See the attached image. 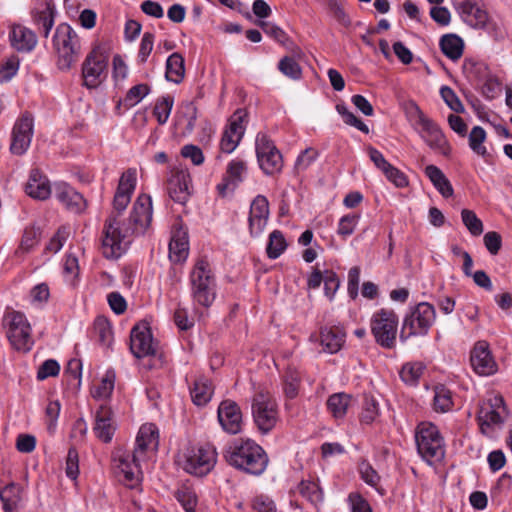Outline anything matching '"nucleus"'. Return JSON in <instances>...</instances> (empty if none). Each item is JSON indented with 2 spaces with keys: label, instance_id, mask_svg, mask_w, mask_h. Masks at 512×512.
I'll use <instances>...</instances> for the list:
<instances>
[{
  "label": "nucleus",
  "instance_id": "obj_1",
  "mask_svg": "<svg viewBox=\"0 0 512 512\" xmlns=\"http://www.w3.org/2000/svg\"><path fill=\"white\" fill-rule=\"evenodd\" d=\"M152 220V200L140 195L130 213L128 225L123 227L115 215L109 216L103 227L101 251L106 259H118L126 251L132 235H142Z\"/></svg>",
  "mask_w": 512,
  "mask_h": 512
},
{
  "label": "nucleus",
  "instance_id": "obj_2",
  "mask_svg": "<svg viewBox=\"0 0 512 512\" xmlns=\"http://www.w3.org/2000/svg\"><path fill=\"white\" fill-rule=\"evenodd\" d=\"M158 429L154 424L147 423L140 427L136 437L135 448L131 453H125L115 459L117 467L124 476V480L131 486L141 480V462L146 459L149 451L158 447Z\"/></svg>",
  "mask_w": 512,
  "mask_h": 512
},
{
  "label": "nucleus",
  "instance_id": "obj_3",
  "mask_svg": "<svg viewBox=\"0 0 512 512\" xmlns=\"http://www.w3.org/2000/svg\"><path fill=\"white\" fill-rule=\"evenodd\" d=\"M223 457L234 469L252 476L262 475L269 463L263 447L251 439L234 440L224 448Z\"/></svg>",
  "mask_w": 512,
  "mask_h": 512
},
{
  "label": "nucleus",
  "instance_id": "obj_4",
  "mask_svg": "<svg viewBox=\"0 0 512 512\" xmlns=\"http://www.w3.org/2000/svg\"><path fill=\"white\" fill-rule=\"evenodd\" d=\"M53 47L57 54V67L61 71H69L79 60L81 42L76 31L67 23L56 27L53 36Z\"/></svg>",
  "mask_w": 512,
  "mask_h": 512
},
{
  "label": "nucleus",
  "instance_id": "obj_5",
  "mask_svg": "<svg viewBox=\"0 0 512 512\" xmlns=\"http://www.w3.org/2000/svg\"><path fill=\"white\" fill-rule=\"evenodd\" d=\"M191 294L193 300L209 308L216 298V280L205 259H199L190 273Z\"/></svg>",
  "mask_w": 512,
  "mask_h": 512
},
{
  "label": "nucleus",
  "instance_id": "obj_6",
  "mask_svg": "<svg viewBox=\"0 0 512 512\" xmlns=\"http://www.w3.org/2000/svg\"><path fill=\"white\" fill-rule=\"evenodd\" d=\"M415 441L419 455L429 465H435L444 459V440L436 425L420 423L416 429Z\"/></svg>",
  "mask_w": 512,
  "mask_h": 512
},
{
  "label": "nucleus",
  "instance_id": "obj_7",
  "mask_svg": "<svg viewBox=\"0 0 512 512\" xmlns=\"http://www.w3.org/2000/svg\"><path fill=\"white\" fill-rule=\"evenodd\" d=\"M183 458V469L189 474L202 477L215 467L217 451L214 445L203 443L188 447Z\"/></svg>",
  "mask_w": 512,
  "mask_h": 512
},
{
  "label": "nucleus",
  "instance_id": "obj_8",
  "mask_svg": "<svg viewBox=\"0 0 512 512\" xmlns=\"http://www.w3.org/2000/svg\"><path fill=\"white\" fill-rule=\"evenodd\" d=\"M399 319L391 309L382 308L376 311L371 318V333L378 345L385 349H392L396 345Z\"/></svg>",
  "mask_w": 512,
  "mask_h": 512
},
{
  "label": "nucleus",
  "instance_id": "obj_9",
  "mask_svg": "<svg viewBox=\"0 0 512 512\" xmlns=\"http://www.w3.org/2000/svg\"><path fill=\"white\" fill-rule=\"evenodd\" d=\"M436 319L433 305L427 302L419 303L414 310L404 318L400 332L401 340L413 336H425Z\"/></svg>",
  "mask_w": 512,
  "mask_h": 512
},
{
  "label": "nucleus",
  "instance_id": "obj_10",
  "mask_svg": "<svg viewBox=\"0 0 512 512\" xmlns=\"http://www.w3.org/2000/svg\"><path fill=\"white\" fill-rule=\"evenodd\" d=\"M253 421L262 434L272 431L278 420L279 412L275 400L268 394L259 392L252 399Z\"/></svg>",
  "mask_w": 512,
  "mask_h": 512
},
{
  "label": "nucleus",
  "instance_id": "obj_11",
  "mask_svg": "<svg viewBox=\"0 0 512 512\" xmlns=\"http://www.w3.org/2000/svg\"><path fill=\"white\" fill-rule=\"evenodd\" d=\"M4 324L8 327L7 337L11 346L18 352L31 350V326L24 314L12 311L5 315Z\"/></svg>",
  "mask_w": 512,
  "mask_h": 512
},
{
  "label": "nucleus",
  "instance_id": "obj_12",
  "mask_svg": "<svg viewBox=\"0 0 512 512\" xmlns=\"http://www.w3.org/2000/svg\"><path fill=\"white\" fill-rule=\"evenodd\" d=\"M255 149L259 167L264 174L273 176L282 171V154L267 134H257Z\"/></svg>",
  "mask_w": 512,
  "mask_h": 512
},
{
  "label": "nucleus",
  "instance_id": "obj_13",
  "mask_svg": "<svg viewBox=\"0 0 512 512\" xmlns=\"http://www.w3.org/2000/svg\"><path fill=\"white\" fill-rule=\"evenodd\" d=\"M416 111L417 119L415 124L418 126L420 137L432 150L445 157H449L452 148L440 127L432 119L428 118L418 106H416Z\"/></svg>",
  "mask_w": 512,
  "mask_h": 512
},
{
  "label": "nucleus",
  "instance_id": "obj_14",
  "mask_svg": "<svg viewBox=\"0 0 512 512\" xmlns=\"http://www.w3.org/2000/svg\"><path fill=\"white\" fill-rule=\"evenodd\" d=\"M507 415V409L502 396H494L483 401L477 413V420L483 434H489L495 425H501Z\"/></svg>",
  "mask_w": 512,
  "mask_h": 512
},
{
  "label": "nucleus",
  "instance_id": "obj_15",
  "mask_svg": "<svg viewBox=\"0 0 512 512\" xmlns=\"http://www.w3.org/2000/svg\"><path fill=\"white\" fill-rule=\"evenodd\" d=\"M107 57L97 48L93 49L82 63L83 85L97 88L106 76Z\"/></svg>",
  "mask_w": 512,
  "mask_h": 512
},
{
  "label": "nucleus",
  "instance_id": "obj_16",
  "mask_svg": "<svg viewBox=\"0 0 512 512\" xmlns=\"http://www.w3.org/2000/svg\"><path fill=\"white\" fill-rule=\"evenodd\" d=\"M31 135L32 115L25 111L13 126L10 151L15 155H23L30 146Z\"/></svg>",
  "mask_w": 512,
  "mask_h": 512
},
{
  "label": "nucleus",
  "instance_id": "obj_17",
  "mask_svg": "<svg viewBox=\"0 0 512 512\" xmlns=\"http://www.w3.org/2000/svg\"><path fill=\"white\" fill-rule=\"evenodd\" d=\"M130 350L139 359L156 353L152 333L147 323H139L132 328L130 332Z\"/></svg>",
  "mask_w": 512,
  "mask_h": 512
},
{
  "label": "nucleus",
  "instance_id": "obj_18",
  "mask_svg": "<svg viewBox=\"0 0 512 512\" xmlns=\"http://www.w3.org/2000/svg\"><path fill=\"white\" fill-rule=\"evenodd\" d=\"M217 418L225 432L234 435L241 431L242 412L235 401L223 400L218 407Z\"/></svg>",
  "mask_w": 512,
  "mask_h": 512
},
{
  "label": "nucleus",
  "instance_id": "obj_19",
  "mask_svg": "<svg viewBox=\"0 0 512 512\" xmlns=\"http://www.w3.org/2000/svg\"><path fill=\"white\" fill-rule=\"evenodd\" d=\"M473 370L481 376H489L497 371V364L486 341H478L470 355Z\"/></svg>",
  "mask_w": 512,
  "mask_h": 512
},
{
  "label": "nucleus",
  "instance_id": "obj_20",
  "mask_svg": "<svg viewBox=\"0 0 512 512\" xmlns=\"http://www.w3.org/2000/svg\"><path fill=\"white\" fill-rule=\"evenodd\" d=\"M55 195L58 201L71 213L80 214L87 207V201L82 194L65 182L55 184Z\"/></svg>",
  "mask_w": 512,
  "mask_h": 512
},
{
  "label": "nucleus",
  "instance_id": "obj_21",
  "mask_svg": "<svg viewBox=\"0 0 512 512\" xmlns=\"http://www.w3.org/2000/svg\"><path fill=\"white\" fill-rule=\"evenodd\" d=\"M269 217V202L263 195L254 198L249 212V230L251 236H258L265 228Z\"/></svg>",
  "mask_w": 512,
  "mask_h": 512
},
{
  "label": "nucleus",
  "instance_id": "obj_22",
  "mask_svg": "<svg viewBox=\"0 0 512 512\" xmlns=\"http://www.w3.org/2000/svg\"><path fill=\"white\" fill-rule=\"evenodd\" d=\"M135 186L136 171L134 169H128L121 175L113 198V207L118 213L125 210L130 203Z\"/></svg>",
  "mask_w": 512,
  "mask_h": 512
},
{
  "label": "nucleus",
  "instance_id": "obj_23",
  "mask_svg": "<svg viewBox=\"0 0 512 512\" xmlns=\"http://www.w3.org/2000/svg\"><path fill=\"white\" fill-rule=\"evenodd\" d=\"M247 172V165L241 159H233L229 162L222 182L217 185L220 195L224 196L227 190L234 191L244 180Z\"/></svg>",
  "mask_w": 512,
  "mask_h": 512
},
{
  "label": "nucleus",
  "instance_id": "obj_24",
  "mask_svg": "<svg viewBox=\"0 0 512 512\" xmlns=\"http://www.w3.org/2000/svg\"><path fill=\"white\" fill-rule=\"evenodd\" d=\"M191 178L186 171H177L171 175L167 184L170 198L180 204H185L190 197Z\"/></svg>",
  "mask_w": 512,
  "mask_h": 512
},
{
  "label": "nucleus",
  "instance_id": "obj_25",
  "mask_svg": "<svg viewBox=\"0 0 512 512\" xmlns=\"http://www.w3.org/2000/svg\"><path fill=\"white\" fill-rule=\"evenodd\" d=\"M113 412L107 405H101L95 414V425L93 430L101 441L109 443L115 432Z\"/></svg>",
  "mask_w": 512,
  "mask_h": 512
},
{
  "label": "nucleus",
  "instance_id": "obj_26",
  "mask_svg": "<svg viewBox=\"0 0 512 512\" xmlns=\"http://www.w3.org/2000/svg\"><path fill=\"white\" fill-rule=\"evenodd\" d=\"M257 25L263 32L282 45L289 53L299 57L302 55V49L288 36V34L274 23L259 20Z\"/></svg>",
  "mask_w": 512,
  "mask_h": 512
},
{
  "label": "nucleus",
  "instance_id": "obj_27",
  "mask_svg": "<svg viewBox=\"0 0 512 512\" xmlns=\"http://www.w3.org/2000/svg\"><path fill=\"white\" fill-rule=\"evenodd\" d=\"M459 15L463 22L473 29H486L489 23V14L481 5V2L471 6V8H466Z\"/></svg>",
  "mask_w": 512,
  "mask_h": 512
},
{
  "label": "nucleus",
  "instance_id": "obj_28",
  "mask_svg": "<svg viewBox=\"0 0 512 512\" xmlns=\"http://www.w3.org/2000/svg\"><path fill=\"white\" fill-rule=\"evenodd\" d=\"M345 341V333L340 327H324L320 331V343L324 351L331 354L338 352Z\"/></svg>",
  "mask_w": 512,
  "mask_h": 512
},
{
  "label": "nucleus",
  "instance_id": "obj_29",
  "mask_svg": "<svg viewBox=\"0 0 512 512\" xmlns=\"http://www.w3.org/2000/svg\"><path fill=\"white\" fill-rule=\"evenodd\" d=\"M439 46L442 53L452 61L460 59L464 52L463 39L453 33L443 35L440 38Z\"/></svg>",
  "mask_w": 512,
  "mask_h": 512
},
{
  "label": "nucleus",
  "instance_id": "obj_30",
  "mask_svg": "<svg viewBox=\"0 0 512 512\" xmlns=\"http://www.w3.org/2000/svg\"><path fill=\"white\" fill-rule=\"evenodd\" d=\"M213 393L212 382L206 377L197 378L190 388L191 399L197 406L206 405L211 400Z\"/></svg>",
  "mask_w": 512,
  "mask_h": 512
},
{
  "label": "nucleus",
  "instance_id": "obj_31",
  "mask_svg": "<svg viewBox=\"0 0 512 512\" xmlns=\"http://www.w3.org/2000/svg\"><path fill=\"white\" fill-rule=\"evenodd\" d=\"M425 175L444 198L453 196L452 184L440 168L432 164L428 165L425 168Z\"/></svg>",
  "mask_w": 512,
  "mask_h": 512
},
{
  "label": "nucleus",
  "instance_id": "obj_32",
  "mask_svg": "<svg viewBox=\"0 0 512 512\" xmlns=\"http://www.w3.org/2000/svg\"><path fill=\"white\" fill-rule=\"evenodd\" d=\"M9 39L11 46L18 52H29L32 49V32L22 25L12 26Z\"/></svg>",
  "mask_w": 512,
  "mask_h": 512
},
{
  "label": "nucleus",
  "instance_id": "obj_33",
  "mask_svg": "<svg viewBox=\"0 0 512 512\" xmlns=\"http://www.w3.org/2000/svg\"><path fill=\"white\" fill-rule=\"evenodd\" d=\"M305 57V53L302 51V55L297 57L294 54L286 55L278 62V70L286 77L292 80H300L302 78V68L298 61Z\"/></svg>",
  "mask_w": 512,
  "mask_h": 512
},
{
  "label": "nucleus",
  "instance_id": "obj_34",
  "mask_svg": "<svg viewBox=\"0 0 512 512\" xmlns=\"http://www.w3.org/2000/svg\"><path fill=\"white\" fill-rule=\"evenodd\" d=\"M185 75L184 59L179 53L171 54L166 61L165 77L168 81L179 84Z\"/></svg>",
  "mask_w": 512,
  "mask_h": 512
},
{
  "label": "nucleus",
  "instance_id": "obj_35",
  "mask_svg": "<svg viewBox=\"0 0 512 512\" xmlns=\"http://www.w3.org/2000/svg\"><path fill=\"white\" fill-rule=\"evenodd\" d=\"M352 402V396L346 393H335L327 400V408L336 419L343 418Z\"/></svg>",
  "mask_w": 512,
  "mask_h": 512
},
{
  "label": "nucleus",
  "instance_id": "obj_36",
  "mask_svg": "<svg viewBox=\"0 0 512 512\" xmlns=\"http://www.w3.org/2000/svg\"><path fill=\"white\" fill-rule=\"evenodd\" d=\"M20 488L15 484H9L0 491V499L4 512H18L21 495Z\"/></svg>",
  "mask_w": 512,
  "mask_h": 512
},
{
  "label": "nucleus",
  "instance_id": "obj_37",
  "mask_svg": "<svg viewBox=\"0 0 512 512\" xmlns=\"http://www.w3.org/2000/svg\"><path fill=\"white\" fill-rule=\"evenodd\" d=\"M93 332L98 343L104 347H110L113 342L111 323L104 316H98L93 324Z\"/></svg>",
  "mask_w": 512,
  "mask_h": 512
},
{
  "label": "nucleus",
  "instance_id": "obj_38",
  "mask_svg": "<svg viewBox=\"0 0 512 512\" xmlns=\"http://www.w3.org/2000/svg\"><path fill=\"white\" fill-rule=\"evenodd\" d=\"M55 14L56 11L53 1L46 0L45 8L38 13L37 17V24L39 25V30L45 38L48 37L50 30L54 25Z\"/></svg>",
  "mask_w": 512,
  "mask_h": 512
},
{
  "label": "nucleus",
  "instance_id": "obj_39",
  "mask_svg": "<svg viewBox=\"0 0 512 512\" xmlns=\"http://www.w3.org/2000/svg\"><path fill=\"white\" fill-rule=\"evenodd\" d=\"M188 256V241L185 237L174 235L169 243V257L171 261L178 263L186 260Z\"/></svg>",
  "mask_w": 512,
  "mask_h": 512
},
{
  "label": "nucleus",
  "instance_id": "obj_40",
  "mask_svg": "<svg viewBox=\"0 0 512 512\" xmlns=\"http://www.w3.org/2000/svg\"><path fill=\"white\" fill-rule=\"evenodd\" d=\"M51 194L52 185L48 177L38 169H34V200H48Z\"/></svg>",
  "mask_w": 512,
  "mask_h": 512
},
{
  "label": "nucleus",
  "instance_id": "obj_41",
  "mask_svg": "<svg viewBox=\"0 0 512 512\" xmlns=\"http://www.w3.org/2000/svg\"><path fill=\"white\" fill-rule=\"evenodd\" d=\"M297 491L313 505H317L323 500L321 488L313 481H301L297 486Z\"/></svg>",
  "mask_w": 512,
  "mask_h": 512
},
{
  "label": "nucleus",
  "instance_id": "obj_42",
  "mask_svg": "<svg viewBox=\"0 0 512 512\" xmlns=\"http://www.w3.org/2000/svg\"><path fill=\"white\" fill-rule=\"evenodd\" d=\"M287 248V242L283 233L279 230H274L269 235L266 252L270 259H277Z\"/></svg>",
  "mask_w": 512,
  "mask_h": 512
},
{
  "label": "nucleus",
  "instance_id": "obj_43",
  "mask_svg": "<svg viewBox=\"0 0 512 512\" xmlns=\"http://www.w3.org/2000/svg\"><path fill=\"white\" fill-rule=\"evenodd\" d=\"M174 105V98L170 95L159 98L153 108V114L159 125H164L170 116Z\"/></svg>",
  "mask_w": 512,
  "mask_h": 512
},
{
  "label": "nucleus",
  "instance_id": "obj_44",
  "mask_svg": "<svg viewBox=\"0 0 512 512\" xmlns=\"http://www.w3.org/2000/svg\"><path fill=\"white\" fill-rule=\"evenodd\" d=\"M70 235L69 227L60 226L44 248V253L53 255L59 252Z\"/></svg>",
  "mask_w": 512,
  "mask_h": 512
},
{
  "label": "nucleus",
  "instance_id": "obj_45",
  "mask_svg": "<svg viewBox=\"0 0 512 512\" xmlns=\"http://www.w3.org/2000/svg\"><path fill=\"white\" fill-rule=\"evenodd\" d=\"M433 405L435 411L437 412L449 411L453 405L452 394L450 390L443 385L436 386L434 390Z\"/></svg>",
  "mask_w": 512,
  "mask_h": 512
},
{
  "label": "nucleus",
  "instance_id": "obj_46",
  "mask_svg": "<svg viewBox=\"0 0 512 512\" xmlns=\"http://www.w3.org/2000/svg\"><path fill=\"white\" fill-rule=\"evenodd\" d=\"M486 140V131L481 126H474L469 134V146L479 156L485 157L488 152L483 143Z\"/></svg>",
  "mask_w": 512,
  "mask_h": 512
},
{
  "label": "nucleus",
  "instance_id": "obj_47",
  "mask_svg": "<svg viewBox=\"0 0 512 512\" xmlns=\"http://www.w3.org/2000/svg\"><path fill=\"white\" fill-rule=\"evenodd\" d=\"M425 366L421 362L406 363L400 371L401 379L410 385L417 384L423 374Z\"/></svg>",
  "mask_w": 512,
  "mask_h": 512
},
{
  "label": "nucleus",
  "instance_id": "obj_48",
  "mask_svg": "<svg viewBox=\"0 0 512 512\" xmlns=\"http://www.w3.org/2000/svg\"><path fill=\"white\" fill-rule=\"evenodd\" d=\"M300 383V373L294 368H288L284 375L285 395L290 399L295 398L298 395Z\"/></svg>",
  "mask_w": 512,
  "mask_h": 512
},
{
  "label": "nucleus",
  "instance_id": "obj_49",
  "mask_svg": "<svg viewBox=\"0 0 512 512\" xmlns=\"http://www.w3.org/2000/svg\"><path fill=\"white\" fill-rule=\"evenodd\" d=\"M328 13L342 26L350 27L351 19L341 0H326Z\"/></svg>",
  "mask_w": 512,
  "mask_h": 512
},
{
  "label": "nucleus",
  "instance_id": "obj_50",
  "mask_svg": "<svg viewBox=\"0 0 512 512\" xmlns=\"http://www.w3.org/2000/svg\"><path fill=\"white\" fill-rule=\"evenodd\" d=\"M360 214L350 213L340 218L337 228V234L343 239L352 235L359 223Z\"/></svg>",
  "mask_w": 512,
  "mask_h": 512
},
{
  "label": "nucleus",
  "instance_id": "obj_51",
  "mask_svg": "<svg viewBox=\"0 0 512 512\" xmlns=\"http://www.w3.org/2000/svg\"><path fill=\"white\" fill-rule=\"evenodd\" d=\"M379 415V404L373 397H365L360 414V421L363 424L373 423Z\"/></svg>",
  "mask_w": 512,
  "mask_h": 512
},
{
  "label": "nucleus",
  "instance_id": "obj_52",
  "mask_svg": "<svg viewBox=\"0 0 512 512\" xmlns=\"http://www.w3.org/2000/svg\"><path fill=\"white\" fill-rule=\"evenodd\" d=\"M462 222L473 236H479L483 232V223L476 213L469 209L461 211Z\"/></svg>",
  "mask_w": 512,
  "mask_h": 512
},
{
  "label": "nucleus",
  "instance_id": "obj_53",
  "mask_svg": "<svg viewBox=\"0 0 512 512\" xmlns=\"http://www.w3.org/2000/svg\"><path fill=\"white\" fill-rule=\"evenodd\" d=\"M114 380V373L108 371L102 378L100 384L92 391V396L96 399H106L110 397L114 389Z\"/></svg>",
  "mask_w": 512,
  "mask_h": 512
},
{
  "label": "nucleus",
  "instance_id": "obj_54",
  "mask_svg": "<svg viewBox=\"0 0 512 512\" xmlns=\"http://www.w3.org/2000/svg\"><path fill=\"white\" fill-rule=\"evenodd\" d=\"M20 60L12 55L0 63V83L10 81L19 69Z\"/></svg>",
  "mask_w": 512,
  "mask_h": 512
},
{
  "label": "nucleus",
  "instance_id": "obj_55",
  "mask_svg": "<svg viewBox=\"0 0 512 512\" xmlns=\"http://www.w3.org/2000/svg\"><path fill=\"white\" fill-rule=\"evenodd\" d=\"M60 410L61 404L58 400L49 401L45 407V421L47 425V431L50 434H53L56 430Z\"/></svg>",
  "mask_w": 512,
  "mask_h": 512
},
{
  "label": "nucleus",
  "instance_id": "obj_56",
  "mask_svg": "<svg viewBox=\"0 0 512 512\" xmlns=\"http://www.w3.org/2000/svg\"><path fill=\"white\" fill-rule=\"evenodd\" d=\"M337 112L342 116L343 121L350 126H353L361 132L368 134V126L358 117H356L344 104L336 105Z\"/></svg>",
  "mask_w": 512,
  "mask_h": 512
},
{
  "label": "nucleus",
  "instance_id": "obj_57",
  "mask_svg": "<svg viewBox=\"0 0 512 512\" xmlns=\"http://www.w3.org/2000/svg\"><path fill=\"white\" fill-rule=\"evenodd\" d=\"M175 497L185 511L193 512L197 505V496L189 487H182L175 492Z\"/></svg>",
  "mask_w": 512,
  "mask_h": 512
},
{
  "label": "nucleus",
  "instance_id": "obj_58",
  "mask_svg": "<svg viewBox=\"0 0 512 512\" xmlns=\"http://www.w3.org/2000/svg\"><path fill=\"white\" fill-rule=\"evenodd\" d=\"M197 112H198V109H197V107H196L194 102L187 101V102L182 104V106H181V114H182V117L186 121V125H185V128H184V131L186 133L190 134L194 130L195 124H196V120H197Z\"/></svg>",
  "mask_w": 512,
  "mask_h": 512
},
{
  "label": "nucleus",
  "instance_id": "obj_59",
  "mask_svg": "<svg viewBox=\"0 0 512 512\" xmlns=\"http://www.w3.org/2000/svg\"><path fill=\"white\" fill-rule=\"evenodd\" d=\"M247 113L244 109H237L229 119V124L226 127L230 133H237L243 137L245 133Z\"/></svg>",
  "mask_w": 512,
  "mask_h": 512
},
{
  "label": "nucleus",
  "instance_id": "obj_60",
  "mask_svg": "<svg viewBox=\"0 0 512 512\" xmlns=\"http://www.w3.org/2000/svg\"><path fill=\"white\" fill-rule=\"evenodd\" d=\"M247 113L244 109H237L229 119V124L226 127L230 133H237L243 137L245 133Z\"/></svg>",
  "mask_w": 512,
  "mask_h": 512
},
{
  "label": "nucleus",
  "instance_id": "obj_61",
  "mask_svg": "<svg viewBox=\"0 0 512 512\" xmlns=\"http://www.w3.org/2000/svg\"><path fill=\"white\" fill-rule=\"evenodd\" d=\"M149 90L147 84H138L131 87L124 98L125 106L132 107L136 105L149 93Z\"/></svg>",
  "mask_w": 512,
  "mask_h": 512
},
{
  "label": "nucleus",
  "instance_id": "obj_62",
  "mask_svg": "<svg viewBox=\"0 0 512 512\" xmlns=\"http://www.w3.org/2000/svg\"><path fill=\"white\" fill-rule=\"evenodd\" d=\"M358 470L361 479L369 486L377 489L381 478L377 471L370 465V463L367 461H362L358 466Z\"/></svg>",
  "mask_w": 512,
  "mask_h": 512
},
{
  "label": "nucleus",
  "instance_id": "obj_63",
  "mask_svg": "<svg viewBox=\"0 0 512 512\" xmlns=\"http://www.w3.org/2000/svg\"><path fill=\"white\" fill-rule=\"evenodd\" d=\"M440 94L444 102L451 110L457 113L464 112V106L453 89L448 86H443L440 89Z\"/></svg>",
  "mask_w": 512,
  "mask_h": 512
},
{
  "label": "nucleus",
  "instance_id": "obj_64",
  "mask_svg": "<svg viewBox=\"0 0 512 512\" xmlns=\"http://www.w3.org/2000/svg\"><path fill=\"white\" fill-rule=\"evenodd\" d=\"M348 502L351 512H373L368 501L357 492L348 495Z\"/></svg>",
  "mask_w": 512,
  "mask_h": 512
}]
</instances>
